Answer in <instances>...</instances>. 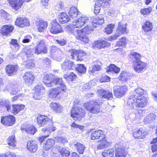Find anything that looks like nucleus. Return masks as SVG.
Returning a JSON list of instances; mask_svg holds the SVG:
<instances>
[{"mask_svg":"<svg viewBox=\"0 0 157 157\" xmlns=\"http://www.w3.org/2000/svg\"><path fill=\"white\" fill-rule=\"evenodd\" d=\"M153 28L152 23L149 21H147L142 26V29L145 32L151 31Z\"/></svg>","mask_w":157,"mask_h":157,"instance_id":"obj_43","label":"nucleus"},{"mask_svg":"<svg viewBox=\"0 0 157 157\" xmlns=\"http://www.w3.org/2000/svg\"><path fill=\"white\" fill-rule=\"evenodd\" d=\"M88 20L87 17H82L78 18L75 22H73V24L75 28H80Z\"/></svg>","mask_w":157,"mask_h":157,"instance_id":"obj_23","label":"nucleus"},{"mask_svg":"<svg viewBox=\"0 0 157 157\" xmlns=\"http://www.w3.org/2000/svg\"><path fill=\"white\" fill-rule=\"evenodd\" d=\"M55 127H53V123H52V125L51 126L50 124H48V126L47 128H43L42 129V131L43 132H48L49 134L51 132L54 131L55 130Z\"/></svg>","mask_w":157,"mask_h":157,"instance_id":"obj_51","label":"nucleus"},{"mask_svg":"<svg viewBox=\"0 0 157 157\" xmlns=\"http://www.w3.org/2000/svg\"><path fill=\"white\" fill-rule=\"evenodd\" d=\"M25 82L28 85L32 84L34 76L32 73L29 72H25L23 76Z\"/></svg>","mask_w":157,"mask_h":157,"instance_id":"obj_22","label":"nucleus"},{"mask_svg":"<svg viewBox=\"0 0 157 157\" xmlns=\"http://www.w3.org/2000/svg\"><path fill=\"white\" fill-rule=\"evenodd\" d=\"M114 153V150L110 148L105 150L102 153V155L104 157H113Z\"/></svg>","mask_w":157,"mask_h":157,"instance_id":"obj_44","label":"nucleus"},{"mask_svg":"<svg viewBox=\"0 0 157 157\" xmlns=\"http://www.w3.org/2000/svg\"><path fill=\"white\" fill-rule=\"evenodd\" d=\"M98 96L102 99L107 100H111L113 98L112 92L108 90L101 89L97 91Z\"/></svg>","mask_w":157,"mask_h":157,"instance_id":"obj_9","label":"nucleus"},{"mask_svg":"<svg viewBox=\"0 0 157 157\" xmlns=\"http://www.w3.org/2000/svg\"><path fill=\"white\" fill-rule=\"evenodd\" d=\"M107 72H112V73H118L120 71V68L113 64H111L106 68Z\"/></svg>","mask_w":157,"mask_h":157,"instance_id":"obj_38","label":"nucleus"},{"mask_svg":"<svg viewBox=\"0 0 157 157\" xmlns=\"http://www.w3.org/2000/svg\"><path fill=\"white\" fill-rule=\"evenodd\" d=\"M11 45L14 46L17 49H18L19 48V45L17 43V40L16 39H12L10 42Z\"/></svg>","mask_w":157,"mask_h":157,"instance_id":"obj_60","label":"nucleus"},{"mask_svg":"<svg viewBox=\"0 0 157 157\" xmlns=\"http://www.w3.org/2000/svg\"><path fill=\"white\" fill-rule=\"evenodd\" d=\"M85 55V53L83 51L80 50H78V59L76 60L77 61H82V57Z\"/></svg>","mask_w":157,"mask_h":157,"instance_id":"obj_59","label":"nucleus"},{"mask_svg":"<svg viewBox=\"0 0 157 157\" xmlns=\"http://www.w3.org/2000/svg\"><path fill=\"white\" fill-rule=\"evenodd\" d=\"M85 116L84 110L80 107H76L72 108L71 111V116L74 118L80 119Z\"/></svg>","mask_w":157,"mask_h":157,"instance_id":"obj_6","label":"nucleus"},{"mask_svg":"<svg viewBox=\"0 0 157 157\" xmlns=\"http://www.w3.org/2000/svg\"><path fill=\"white\" fill-rule=\"evenodd\" d=\"M126 39L125 37H122L120 39V40L116 43V45L118 46H125L126 44Z\"/></svg>","mask_w":157,"mask_h":157,"instance_id":"obj_52","label":"nucleus"},{"mask_svg":"<svg viewBox=\"0 0 157 157\" xmlns=\"http://www.w3.org/2000/svg\"><path fill=\"white\" fill-rule=\"evenodd\" d=\"M0 105L2 106L5 107L8 112L11 111V104L8 101L6 100H0Z\"/></svg>","mask_w":157,"mask_h":157,"instance_id":"obj_47","label":"nucleus"},{"mask_svg":"<svg viewBox=\"0 0 157 157\" xmlns=\"http://www.w3.org/2000/svg\"><path fill=\"white\" fill-rule=\"evenodd\" d=\"M74 146L78 152L80 154H83L86 148L84 145L79 142L74 144Z\"/></svg>","mask_w":157,"mask_h":157,"instance_id":"obj_41","label":"nucleus"},{"mask_svg":"<svg viewBox=\"0 0 157 157\" xmlns=\"http://www.w3.org/2000/svg\"><path fill=\"white\" fill-rule=\"evenodd\" d=\"M132 77L130 74L126 72H122L120 74V79L123 81H127Z\"/></svg>","mask_w":157,"mask_h":157,"instance_id":"obj_46","label":"nucleus"},{"mask_svg":"<svg viewBox=\"0 0 157 157\" xmlns=\"http://www.w3.org/2000/svg\"><path fill=\"white\" fill-rule=\"evenodd\" d=\"M115 24L112 23L108 25L107 27L104 29V32L107 34H110L112 33L113 29L114 28Z\"/></svg>","mask_w":157,"mask_h":157,"instance_id":"obj_49","label":"nucleus"},{"mask_svg":"<svg viewBox=\"0 0 157 157\" xmlns=\"http://www.w3.org/2000/svg\"><path fill=\"white\" fill-rule=\"evenodd\" d=\"M0 157H16V156L14 153L9 151L7 152L5 154L1 155Z\"/></svg>","mask_w":157,"mask_h":157,"instance_id":"obj_61","label":"nucleus"},{"mask_svg":"<svg viewBox=\"0 0 157 157\" xmlns=\"http://www.w3.org/2000/svg\"><path fill=\"white\" fill-rule=\"evenodd\" d=\"M156 117V115L154 114L150 113L145 117L144 122L146 124H150L154 121Z\"/></svg>","mask_w":157,"mask_h":157,"instance_id":"obj_33","label":"nucleus"},{"mask_svg":"<svg viewBox=\"0 0 157 157\" xmlns=\"http://www.w3.org/2000/svg\"><path fill=\"white\" fill-rule=\"evenodd\" d=\"M147 134V132L143 130L140 129L134 132L133 135L135 138L137 139H143Z\"/></svg>","mask_w":157,"mask_h":157,"instance_id":"obj_30","label":"nucleus"},{"mask_svg":"<svg viewBox=\"0 0 157 157\" xmlns=\"http://www.w3.org/2000/svg\"><path fill=\"white\" fill-rule=\"evenodd\" d=\"M78 50L75 49H71L69 50L71 56V58L76 60L78 59L77 57Z\"/></svg>","mask_w":157,"mask_h":157,"instance_id":"obj_50","label":"nucleus"},{"mask_svg":"<svg viewBox=\"0 0 157 157\" xmlns=\"http://www.w3.org/2000/svg\"><path fill=\"white\" fill-rule=\"evenodd\" d=\"M104 22L103 15H99L97 17L94 18L92 21V26L94 28L97 27V25H101Z\"/></svg>","mask_w":157,"mask_h":157,"instance_id":"obj_28","label":"nucleus"},{"mask_svg":"<svg viewBox=\"0 0 157 157\" xmlns=\"http://www.w3.org/2000/svg\"><path fill=\"white\" fill-rule=\"evenodd\" d=\"M27 147L31 152H35L37 149L36 142L35 140L28 141L27 143Z\"/></svg>","mask_w":157,"mask_h":157,"instance_id":"obj_25","label":"nucleus"},{"mask_svg":"<svg viewBox=\"0 0 157 157\" xmlns=\"http://www.w3.org/2000/svg\"><path fill=\"white\" fill-rule=\"evenodd\" d=\"M15 119L13 116H5L1 118V122L3 124L8 126H11L15 123Z\"/></svg>","mask_w":157,"mask_h":157,"instance_id":"obj_13","label":"nucleus"},{"mask_svg":"<svg viewBox=\"0 0 157 157\" xmlns=\"http://www.w3.org/2000/svg\"><path fill=\"white\" fill-rule=\"evenodd\" d=\"M18 66L17 65H8L6 67V71L8 76L14 75L17 71Z\"/></svg>","mask_w":157,"mask_h":157,"instance_id":"obj_21","label":"nucleus"},{"mask_svg":"<svg viewBox=\"0 0 157 157\" xmlns=\"http://www.w3.org/2000/svg\"><path fill=\"white\" fill-rule=\"evenodd\" d=\"M44 88L42 84H39L35 86V91L33 96L34 99L36 100L40 99L44 93Z\"/></svg>","mask_w":157,"mask_h":157,"instance_id":"obj_12","label":"nucleus"},{"mask_svg":"<svg viewBox=\"0 0 157 157\" xmlns=\"http://www.w3.org/2000/svg\"><path fill=\"white\" fill-rule=\"evenodd\" d=\"M55 143V141L53 139H48L46 140V143L44 146L45 150H48L51 148Z\"/></svg>","mask_w":157,"mask_h":157,"instance_id":"obj_40","label":"nucleus"},{"mask_svg":"<svg viewBox=\"0 0 157 157\" xmlns=\"http://www.w3.org/2000/svg\"><path fill=\"white\" fill-rule=\"evenodd\" d=\"M48 26L47 21H40L37 25V29L39 32H43L45 30Z\"/></svg>","mask_w":157,"mask_h":157,"instance_id":"obj_37","label":"nucleus"},{"mask_svg":"<svg viewBox=\"0 0 157 157\" xmlns=\"http://www.w3.org/2000/svg\"><path fill=\"white\" fill-rule=\"evenodd\" d=\"M126 24L125 25L122 24V23L120 22L118 23L116 32L120 35L127 33L126 25Z\"/></svg>","mask_w":157,"mask_h":157,"instance_id":"obj_27","label":"nucleus"},{"mask_svg":"<svg viewBox=\"0 0 157 157\" xmlns=\"http://www.w3.org/2000/svg\"><path fill=\"white\" fill-rule=\"evenodd\" d=\"M115 157H124L126 155L124 151V148L121 146L116 144L115 146Z\"/></svg>","mask_w":157,"mask_h":157,"instance_id":"obj_16","label":"nucleus"},{"mask_svg":"<svg viewBox=\"0 0 157 157\" xmlns=\"http://www.w3.org/2000/svg\"><path fill=\"white\" fill-rule=\"evenodd\" d=\"M50 106L51 109L57 113H60L63 110L62 106L59 103H52L50 104Z\"/></svg>","mask_w":157,"mask_h":157,"instance_id":"obj_35","label":"nucleus"},{"mask_svg":"<svg viewBox=\"0 0 157 157\" xmlns=\"http://www.w3.org/2000/svg\"><path fill=\"white\" fill-rule=\"evenodd\" d=\"M74 69L76 70L79 73V75H81L82 74H84L86 71V68L83 64H79L75 66Z\"/></svg>","mask_w":157,"mask_h":157,"instance_id":"obj_42","label":"nucleus"},{"mask_svg":"<svg viewBox=\"0 0 157 157\" xmlns=\"http://www.w3.org/2000/svg\"><path fill=\"white\" fill-rule=\"evenodd\" d=\"M62 69L65 71L74 70L75 68V65L73 62L70 60H65L62 64Z\"/></svg>","mask_w":157,"mask_h":157,"instance_id":"obj_17","label":"nucleus"},{"mask_svg":"<svg viewBox=\"0 0 157 157\" xmlns=\"http://www.w3.org/2000/svg\"><path fill=\"white\" fill-rule=\"evenodd\" d=\"M13 30V26L9 25H3L1 29V33L3 36H8Z\"/></svg>","mask_w":157,"mask_h":157,"instance_id":"obj_24","label":"nucleus"},{"mask_svg":"<svg viewBox=\"0 0 157 157\" xmlns=\"http://www.w3.org/2000/svg\"><path fill=\"white\" fill-rule=\"evenodd\" d=\"M15 137L14 135L10 136L7 140V142L8 144L10 146L14 147L16 146Z\"/></svg>","mask_w":157,"mask_h":157,"instance_id":"obj_48","label":"nucleus"},{"mask_svg":"<svg viewBox=\"0 0 157 157\" xmlns=\"http://www.w3.org/2000/svg\"><path fill=\"white\" fill-rule=\"evenodd\" d=\"M127 89L125 86H115L113 87V92L115 96L117 98H120L125 94Z\"/></svg>","mask_w":157,"mask_h":157,"instance_id":"obj_10","label":"nucleus"},{"mask_svg":"<svg viewBox=\"0 0 157 157\" xmlns=\"http://www.w3.org/2000/svg\"><path fill=\"white\" fill-rule=\"evenodd\" d=\"M66 79L68 81H72L76 78V75L73 73L72 72L67 77H65Z\"/></svg>","mask_w":157,"mask_h":157,"instance_id":"obj_58","label":"nucleus"},{"mask_svg":"<svg viewBox=\"0 0 157 157\" xmlns=\"http://www.w3.org/2000/svg\"><path fill=\"white\" fill-rule=\"evenodd\" d=\"M11 6L14 10H17L22 5L23 2L22 0H8Z\"/></svg>","mask_w":157,"mask_h":157,"instance_id":"obj_20","label":"nucleus"},{"mask_svg":"<svg viewBox=\"0 0 157 157\" xmlns=\"http://www.w3.org/2000/svg\"><path fill=\"white\" fill-rule=\"evenodd\" d=\"M102 139L101 140L100 143L97 146L98 149H104L108 147L109 143L105 139V138Z\"/></svg>","mask_w":157,"mask_h":157,"instance_id":"obj_45","label":"nucleus"},{"mask_svg":"<svg viewBox=\"0 0 157 157\" xmlns=\"http://www.w3.org/2000/svg\"><path fill=\"white\" fill-rule=\"evenodd\" d=\"M33 52L37 55L41 53L46 54L47 52V46L45 41L43 40L39 42L33 48Z\"/></svg>","mask_w":157,"mask_h":157,"instance_id":"obj_5","label":"nucleus"},{"mask_svg":"<svg viewBox=\"0 0 157 157\" xmlns=\"http://www.w3.org/2000/svg\"><path fill=\"white\" fill-rule=\"evenodd\" d=\"M8 14L4 10L1 11V16L3 19L6 20H8Z\"/></svg>","mask_w":157,"mask_h":157,"instance_id":"obj_63","label":"nucleus"},{"mask_svg":"<svg viewBox=\"0 0 157 157\" xmlns=\"http://www.w3.org/2000/svg\"><path fill=\"white\" fill-rule=\"evenodd\" d=\"M59 151L62 156H67L70 155L69 151L64 147H62Z\"/></svg>","mask_w":157,"mask_h":157,"instance_id":"obj_53","label":"nucleus"},{"mask_svg":"<svg viewBox=\"0 0 157 157\" xmlns=\"http://www.w3.org/2000/svg\"><path fill=\"white\" fill-rule=\"evenodd\" d=\"M135 95H136V96L137 95L138 97L141 96H144L143 90L140 88H139L135 89L134 94L130 96L128 98L127 102V105H130L132 106V102L134 101V97H133V96H134Z\"/></svg>","mask_w":157,"mask_h":157,"instance_id":"obj_15","label":"nucleus"},{"mask_svg":"<svg viewBox=\"0 0 157 157\" xmlns=\"http://www.w3.org/2000/svg\"><path fill=\"white\" fill-rule=\"evenodd\" d=\"M120 36V35L116 32L114 34L111 36L109 38V40L110 41L115 40Z\"/></svg>","mask_w":157,"mask_h":157,"instance_id":"obj_62","label":"nucleus"},{"mask_svg":"<svg viewBox=\"0 0 157 157\" xmlns=\"http://www.w3.org/2000/svg\"><path fill=\"white\" fill-rule=\"evenodd\" d=\"M52 86H54L55 85H59L60 86L58 87L61 88L63 85H65L63 83L62 79L61 78H59L58 77H55L53 78Z\"/></svg>","mask_w":157,"mask_h":157,"instance_id":"obj_39","label":"nucleus"},{"mask_svg":"<svg viewBox=\"0 0 157 157\" xmlns=\"http://www.w3.org/2000/svg\"><path fill=\"white\" fill-rule=\"evenodd\" d=\"M67 141L65 138L58 137L57 138V142L56 143L55 147L58 150L61 149V148L64 145V144Z\"/></svg>","mask_w":157,"mask_h":157,"instance_id":"obj_32","label":"nucleus"},{"mask_svg":"<svg viewBox=\"0 0 157 157\" xmlns=\"http://www.w3.org/2000/svg\"><path fill=\"white\" fill-rule=\"evenodd\" d=\"M56 41L57 43L60 46H64L67 43V41L64 39H60L59 40H56Z\"/></svg>","mask_w":157,"mask_h":157,"instance_id":"obj_64","label":"nucleus"},{"mask_svg":"<svg viewBox=\"0 0 157 157\" xmlns=\"http://www.w3.org/2000/svg\"><path fill=\"white\" fill-rule=\"evenodd\" d=\"M84 107L87 110L94 114H98L100 112L99 105L97 102L91 101L84 103Z\"/></svg>","mask_w":157,"mask_h":157,"instance_id":"obj_4","label":"nucleus"},{"mask_svg":"<svg viewBox=\"0 0 157 157\" xmlns=\"http://www.w3.org/2000/svg\"><path fill=\"white\" fill-rule=\"evenodd\" d=\"M51 52L52 55H55L56 52L61 54V50L55 46H52L51 48Z\"/></svg>","mask_w":157,"mask_h":157,"instance_id":"obj_54","label":"nucleus"},{"mask_svg":"<svg viewBox=\"0 0 157 157\" xmlns=\"http://www.w3.org/2000/svg\"><path fill=\"white\" fill-rule=\"evenodd\" d=\"M66 28L71 29V32L73 34L77 39L85 43H88L89 41V39L86 35L89 34L93 31L91 27L88 26L81 29H72L69 26H67Z\"/></svg>","mask_w":157,"mask_h":157,"instance_id":"obj_1","label":"nucleus"},{"mask_svg":"<svg viewBox=\"0 0 157 157\" xmlns=\"http://www.w3.org/2000/svg\"><path fill=\"white\" fill-rule=\"evenodd\" d=\"M101 69V67L100 65H96L94 66L92 68H90L89 70V72L91 73H93L94 71H99Z\"/></svg>","mask_w":157,"mask_h":157,"instance_id":"obj_57","label":"nucleus"},{"mask_svg":"<svg viewBox=\"0 0 157 157\" xmlns=\"http://www.w3.org/2000/svg\"><path fill=\"white\" fill-rule=\"evenodd\" d=\"M138 96L135 95L134 98V101L132 102V105H127L132 109L134 108L136 109L137 108L143 107L145 106L147 103V99L144 96H141L138 97Z\"/></svg>","mask_w":157,"mask_h":157,"instance_id":"obj_3","label":"nucleus"},{"mask_svg":"<svg viewBox=\"0 0 157 157\" xmlns=\"http://www.w3.org/2000/svg\"><path fill=\"white\" fill-rule=\"evenodd\" d=\"M152 10L151 7H149L147 8L141 9L140 10L141 13L143 15L149 14Z\"/></svg>","mask_w":157,"mask_h":157,"instance_id":"obj_56","label":"nucleus"},{"mask_svg":"<svg viewBox=\"0 0 157 157\" xmlns=\"http://www.w3.org/2000/svg\"><path fill=\"white\" fill-rule=\"evenodd\" d=\"M58 18L60 23L63 24L67 23L70 20L69 17L64 12L61 13L58 15Z\"/></svg>","mask_w":157,"mask_h":157,"instance_id":"obj_29","label":"nucleus"},{"mask_svg":"<svg viewBox=\"0 0 157 157\" xmlns=\"http://www.w3.org/2000/svg\"><path fill=\"white\" fill-rule=\"evenodd\" d=\"M25 105H19L15 104L13 105L12 113L15 115L17 114L21 110L24 108Z\"/></svg>","mask_w":157,"mask_h":157,"instance_id":"obj_36","label":"nucleus"},{"mask_svg":"<svg viewBox=\"0 0 157 157\" xmlns=\"http://www.w3.org/2000/svg\"><path fill=\"white\" fill-rule=\"evenodd\" d=\"M105 137V136L103 132L100 130L95 131L92 132L90 138L92 140L98 139H103Z\"/></svg>","mask_w":157,"mask_h":157,"instance_id":"obj_19","label":"nucleus"},{"mask_svg":"<svg viewBox=\"0 0 157 157\" xmlns=\"http://www.w3.org/2000/svg\"><path fill=\"white\" fill-rule=\"evenodd\" d=\"M20 91V89H19L17 85H14L10 91V93L11 95H16L18 92Z\"/></svg>","mask_w":157,"mask_h":157,"instance_id":"obj_55","label":"nucleus"},{"mask_svg":"<svg viewBox=\"0 0 157 157\" xmlns=\"http://www.w3.org/2000/svg\"><path fill=\"white\" fill-rule=\"evenodd\" d=\"M53 76L52 74L44 75L43 79V82L45 85L48 87L52 86Z\"/></svg>","mask_w":157,"mask_h":157,"instance_id":"obj_26","label":"nucleus"},{"mask_svg":"<svg viewBox=\"0 0 157 157\" xmlns=\"http://www.w3.org/2000/svg\"><path fill=\"white\" fill-rule=\"evenodd\" d=\"M37 120L38 124L41 126L49 124L51 126L52 125L53 122L46 116L40 115L37 117Z\"/></svg>","mask_w":157,"mask_h":157,"instance_id":"obj_8","label":"nucleus"},{"mask_svg":"<svg viewBox=\"0 0 157 157\" xmlns=\"http://www.w3.org/2000/svg\"><path fill=\"white\" fill-rule=\"evenodd\" d=\"M68 12L70 17L72 18H75L78 14L79 11L78 9L74 6L69 9Z\"/></svg>","mask_w":157,"mask_h":157,"instance_id":"obj_34","label":"nucleus"},{"mask_svg":"<svg viewBox=\"0 0 157 157\" xmlns=\"http://www.w3.org/2000/svg\"><path fill=\"white\" fill-rule=\"evenodd\" d=\"M130 60L133 63L134 68L136 72L140 73L144 71L147 64L140 60L141 55L136 52H132L129 56Z\"/></svg>","mask_w":157,"mask_h":157,"instance_id":"obj_2","label":"nucleus"},{"mask_svg":"<svg viewBox=\"0 0 157 157\" xmlns=\"http://www.w3.org/2000/svg\"><path fill=\"white\" fill-rule=\"evenodd\" d=\"M110 44L104 40H98L95 43V47L98 48H101L105 47H109Z\"/></svg>","mask_w":157,"mask_h":157,"instance_id":"obj_31","label":"nucleus"},{"mask_svg":"<svg viewBox=\"0 0 157 157\" xmlns=\"http://www.w3.org/2000/svg\"><path fill=\"white\" fill-rule=\"evenodd\" d=\"M66 89V87L65 85H63L61 88L56 87L52 89L48 92V96L50 98H56L60 93L62 91L65 90Z\"/></svg>","mask_w":157,"mask_h":157,"instance_id":"obj_11","label":"nucleus"},{"mask_svg":"<svg viewBox=\"0 0 157 157\" xmlns=\"http://www.w3.org/2000/svg\"><path fill=\"white\" fill-rule=\"evenodd\" d=\"M50 31L54 34H56L61 33L63 31L61 25L58 22L56 19L53 20L51 21Z\"/></svg>","mask_w":157,"mask_h":157,"instance_id":"obj_7","label":"nucleus"},{"mask_svg":"<svg viewBox=\"0 0 157 157\" xmlns=\"http://www.w3.org/2000/svg\"><path fill=\"white\" fill-rule=\"evenodd\" d=\"M21 128L22 130L33 135L37 131V129L34 126L29 124H23L21 126Z\"/></svg>","mask_w":157,"mask_h":157,"instance_id":"obj_18","label":"nucleus"},{"mask_svg":"<svg viewBox=\"0 0 157 157\" xmlns=\"http://www.w3.org/2000/svg\"><path fill=\"white\" fill-rule=\"evenodd\" d=\"M29 21L27 18L24 17H18L15 22V25L20 27H23L30 25Z\"/></svg>","mask_w":157,"mask_h":157,"instance_id":"obj_14","label":"nucleus"}]
</instances>
